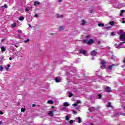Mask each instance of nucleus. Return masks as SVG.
Returning a JSON list of instances; mask_svg holds the SVG:
<instances>
[{
    "label": "nucleus",
    "instance_id": "1",
    "mask_svg": "<svg viewBox=\"0 0 125 125\" xmlns=\"http://www.w3.org/2000/svg\"><path fill=\"white\" fill-rule=\"evenodd\" d=\"M120 39L122 42L120 43H115L114 47L115 48L117 49H121V48H123L124 47V43H125V32H124V30H120Z\"/></svg>",
    "mask_w": 125,
    "mask_h": 125
},
{
    "label": "nucleus",
    "instance_id": "2",
    "mask_svg": "<svg viewBox=\"0 0 125 125\" xmlns=\"http://www.w3.org/2000/svg\"><path fill=\"white\" fill-rule=\"evenodd\" d=\"M115 66H117V65L113 64L109 66L108 68H107V71L111 72V71H113V69H114V67H115Z\"/></svg>",
    "mask_w": 125,
    "mask_h": 125
},
{
    "label": "nucleus",
    "instance_id": "3",
    "mask_svg": "<svg viewBox=\"0 0 125 125\" xmlns=\"http://www.w3.org/2000/svg\"><path fill=\"white\" fill-rule=\"evenodd\" d=\"M22 30H17V34H19V35L17 36V38L18 39H21V34H22Z\"/></svg>",
    "mask_w": 125,
    "mask_h": 125
},
{
    "label": "nucleus",
    "instance_id": "4",
    "mask_svg": "<svg viewBox=\"0 0 125 125\" xmlns=\"http://www.w3.org/2000/svg\"><path fill=\"white\" fill-rule=\"evenodd\" d=\"M106 64V62H105V61L103 60L101 61V68L102 69H105V65Z\"/></svg>",
    "mask_w": 125,
    "mask_h": 125
},
{
    "label": "nucleus",
    "instance_id": "5",
    "mask_svg": "<svg viewBox=\"0 0 125 125\" xmlns=\"http://www.w3.org/2000/svg\"><path fill=\"white\" fill-rule=\"evenodd\" d=\"M33 9V7L32 6H28L25 10L26 12H28L30 11V10H32Z\"/></svg>",
    "mask_w": 125,
    "mask_h": 125
},
{
    "label": "nucleus",
    "instance_id": "6",
    "mask_svg": "<svg viewBox=\"0 0 125 125\" xmlns=\"http://www.w3.org/2000/svg\"><path fill=\"white\" fill-rule=\"evenodd\" d=\"M79 52L80 53H82V54H83V55H85V56H86V55H85V54H86V51L81 49L80 50Z\"/></svg>",
    "mask_w": 125,
    "mask_h": 125
},
{
    "label": "nucleus",
    "instance_id": "7",
    "mask_svg": "<svg viewBox=\"0 0 125 125\" xmlns=\"http://www.w3.org/2000/svg\"><path fill=\"white\" fill-rule=\"evenodd\" d=\"M105 90L106 92H111L112 90L111 89V88L110 87L107 86L105 88Z\"/></svg>",
    "mask_w": 125,
    "mask_h": 125
},
{
    "label": "nucleus",
    "instance_id": "8",
    "mask_svg": "<svg viewBox=\"0 0 125 125\" xmlns=\"http://www.w3.org/2000/svg\"><path fill=\"white\" fill-rule=\"evenodd\" d=\"M97 54V52L95 50H93L91 52V55L92 56H95Z\"/></svg>",
    "mask_w": 125,
    "mask_h": 125
},
{
    "label": "nucleus",
    "instance_id": "9",
    "mask_svg": "<svg viewBox=\"0 0 125 125\" xmlns=\"http://www.w3.org/2000/svg\"><path fill=\"white\" fill-rule=\"evenodd\" d=\"M63 105L64 106V107H69V106H70V104L68 102H65L63 103Z\"/></svg>",
    "mask_w": 125,
    "mask_h": 125
},
{
    "label": "nucleus",
    "instance_id": "10",
    "mask_svg": "<svg viewBox=\"0 0 125 125\" xmlns=\"http://www.w3.org/2000/svg\"><path fill=\"white\" fill-rule=\"evenodd\" d=\"M48 115H49L50 117H53V116H54V113L53 111H50L48 113Z\"/></svg>",
    "mask_w": 125,
    "mask_h": 125
},
{
    "label": "nucleus",
    "instance_id": "11",
    "mask_svg": "<svg viewBox=\"0 0 125 125\" xmlns=\"http://www.w3.org/2000/svg\"><path fill=\"white\" fill-rule=\"evenodd\" d=\"M77 120V123H78L79 124H81V123H82V118H81V117H78L76 118Z\"/></svg>",
    "mask_w": 125,
    "mask_h": 125
},
{
    "label": "nucleus",
    "instance_id": "12",
    "mask_svg": "<svg viewBox=\"0 0 125 125\" xmlns=\"http://www.w3.org/2000/svg\"><path fill=\"white\" fill-rule=\"evenodd\" d=\"M81 101H78L77 102L76 104H72V106H74V107H76V106H78V104H81Z\"/></svg>",
    "mask_w": 125,
    "mask_h": 125
},
{
    "label": "nucleus",
    "instance_id": "13",
    "mask_svg": "<svg viewBox=\"0 0 125 125\" xmlns=\"http://www.w3.org/2000/svg\"><path fill=\"white\" fill-rule=\"evenodd\" d=\"M55 80L56 83H60V82H61V80L58 77L56 78Z\"/></svg>",
    "mask_w": 125,
    "mask_h": 125
},
{
    "label": "nucleus",
    "instance_id": "14",
    "mask_svg": "<svg viewBox=\"0 0 125 125\" xmlns=\"http://www.w3.org/2000/svg\"><path fill=\"white\" fill-rule=\"evenodd\" d=\"M93 42V40L90 39L87 42V44H91Z\"/></svg>",
    "mask_w": 125,
    "mask_h": 125
},
{
    "label": "nucleus",
    "instance_id": "15",
    "mask_svg": "<svg viewBox=\"0 0 125 125\" xmlns=\"http://www.w3.org/2000/svg\"><path fill=\"white\" fill-rule=\"evenodd\" d=\"M56 15H57V17L58 18H63V15H60L58 14H57Z\"/></svg>",
    "mask_w": 125,
    "mask_h": 125
},
{
    "label": "nucleus",
    "instance_id": "16",
    "mask_svg": "<svg viewBox=\"0 0 125 125\" xmlns=\"http://www.w3.org/2000/svg\"><path fill=\"white\" fill-rule=\"evenodd\" d=\"M98 25L99 27H101V28H103V27H104V24L101 23H98Z\"/></svg>",
    "mask_w": 125,
    "mask_h": 125
},
{
    "label": "nucleus",
    "instance_id": "17",
    "mask_svg": "<svg viewBox=\"0 0 125 125\" xmlns=\"http://www.w3.org/2000/svg\"><path fill=\"white\" fill-rule=\"evenodd\" d=\"M102 98V95L101 94H98V96L97 97V99H101Z\"/></svg>",
    "mask_w": 125,
    "mask_h": 125
},
{
    "label": "nucleus",
    "instance_id": "18",
    "mask_svg": "<svg viewBox=\"0 0 125 125\" xmlns=\"http://www.w3.org/2000/svg\"><path fill=\"white\" fill-rule=\"evenodd\" d=\"M1 51L2 52H4V51H5V48H4L3 46H2L1 47Z\"/></svg>",
    "mask_w": 125,
    "mask_h": 125
},
{
    "label": "nucleus",
    "instance_id": "19",
    "mask_svg": "<svg viewBox=\"0 0 125 125\" xmlns=\"http://www.w3.org/2000/svg\"><path fill=\"white\" fill-rule=\"evenodd\" d=\"M38 5H40V2L37 1H35L34 4V5H38Z\"/></svg>",
    "mask_w": 125,
    "mask_h": 125
},
{
    "label": "nucleus",
    "instance_id": "20",
    "mask_svg": "<svg viewBox=\"0 0 125 125\" xmlns=\"http://www.w3.org/2000/svg\"><path fill=\"white\" fill-rule=\"evenodd\" d=\"M47 103L48 104H53V101H52V100H49V101H48Z\"/></svg>",
    "mask_w": 125,
    "mask_h": 125
},
{
    "label": "nucleus",
    "instance_id": "21",
    "mask_svg": "<svg viewBox=\"0 0 125 125\" xmlns=\"http://www.w3.org/2000/svg\"><path fill=\"white\" fill-rule=\"evenodd\" d=\"M19 20H20V21H23V20H24V17H20Z\"/></svg>",
    "mask_w": 125,
    "mask_h": 125
},
{
    "label": "nucleus",
    "instance_id": "22",
    "mask_svg": "<svg viewBox=\"0 0 125 125\" xmlns=\"http://www.w3.org/2000/svg\"><path fill=\"white\" fill-rule=\"evenodd\" d=\"M11 27V28H15V27H16V23H14V24H12Z\"/></svg>",
    "mask_w": 125,
    "mask_h": 125
},
{
    "label": "nucleus",
    "instance_id": "23",
    "mask_svg": "<svg viewBox=\"0 0 125 125\" xmlns=\"http://www.w3.org/2000/svg\"><path fill=\"white\" fill-rule=\"evenodd\" d=\"M93 109H94V107H90V108H89V111H90V112H91V111H93Z\"/></svg>",
    "mask_w": 125,
    "mask_h": 125
},
{
    "label": "nucleus",
    "instance_id": "24",
    "mask_svg": "<svg viewBox=\"0 0 125 125\" xmlns=\"http://www.w3.org/2000/svg\"><path fill=\"white\" fill-rule=\"evenodd\" d=\"M106 106H107V107H112V106H111V103L108 102V103H107V104L106 105Z\"/></svg>",
    "mask_w": 125,
    "mask_h": 125
},
{
    "label": "nucleus",
    "instance_id": "25",
    "mask_svg": "<svg viewBox=\"0 0 125 125\" xmlns=\"http://www.w3.org/2000/svg\"><path fill=\"white\" fill-rule=\"evenodd\" d=\"M30 42V39H26V40L24 41V42L25 43H27V42Z\"/></svg>",
    "mask_w": 125,
    "mask_h": 125
},
{
    "label": "nucleus",
    "instance_id": "26",
    "mask_svg": "<svg viewBox=\"0 0 125 125\" xmlns=\"http://www.w3.org/2000/svg\"><path fill=\"white\" fill-rule=\"evenodd\" d=\"M63 29H64V27L63 26H60V31H62Z\"/></svg>",
    "mask_w": 125,
    "mask_h": 125
},
{
    "label": "nucleus",
    "instance_id": "27",
    "mask_svg": "<svg viewBox=\"0 0 125 125\" xmlns=\"http://www.w3.org/2000/svg\"><path fill=\"white\" fill-rule=\"evenodd\" d=\"M73 93L70 92L68 97H72V96H73Z\"/></svg>",
    "mask_w": 125,
    "mask_h": 125
},
{
    "label": "nucleus",
    "instance_id": "28",
    "mask_svg": "<svg viewBox=\"0 0 125 125\" xmlns=\"http://www.w3.org/2000/svg\"><path fill=\"white\" fill-rule=\"evenodd\" d=\"M26 109L24 108H21V112H25Z\"/></svg>",
    "mask_w": 125,
    "mask_h": 125
},
{
    "label": "nucleus",
    "instance_id": "29",
    "mask_svg": "<svg viewBox=\"0 0 125 125\" xmlns=\"http://www.w3.org/2000/svg\"><path fill=\"white\" fill-rule=\"evenodd\" d=\"M109 24L111 25V26H113V25H114V21L109 22Z\"/></svg>",
    "mask_w": 125,
    "mask_h": 125
},
{
    "label": "nucleus",
    "instance_id": "30",
    "mask_svg": "<svg viewBox=\"0 0 125 125\" xmlns=\"http://www.w3.org/2000/svg\"><path fill=\"white\" fill-rule=\"evenodd\" d=\"M84 24H85V21L83 20L82 25H84Z\"/></svg>",
    "mask_w": 125,
    "mask_h": 125
},
{
    "label": "nucleus",
    "instance_id": "31",
    "mask_svg": "<svg viewBox=\"0 0 125 125\" xmlns=\"http://www.w3.org/2000/svg\"><path fill=\"white\" fill-rule=\"evenodd\" d=\"M65 120H66V121H69V116H68L66 115V116H65Z\"/></svg>",
    "mask_w": 125,
    "mask_h": 125
},
{
    "label": "nucleus",
    "instance_id": "32",
    "mask_svg": "<svg viewBox=\"0 0 125 125\" xmlns=\"http://www.w3.org/2000/svg\"><path fill=\"white\" fill-rule=\"evenodd\" d=\"M34 17H35L36 18H38V17H39V15H38V14H35V16H34Z\"/></svg>",
    "mask_w": 125,
    "mask_h": 125
},
{
    "label": "nucleus",
    "instance_id": "33",
    "mask_svg": "<svg viewBox=\"0 0 125 125\" xmlns=\"http://www.w3.org/2000/svg\"><path fill=\"white\" fill-rule=\"evenodd\" d=\"M2 7H4L5 8H7V5H6V4H5L3 6H2Z\"/></svg>",
    "mask_w": 125,
    "mask_h": 125
},
{
    "label": "nucleus",
    "instance_id": "34",
    "mask_svg": "<svg viewBox=\"0 0 125 125\" xmlns=\"http://www.w3.org/2000/svg\"><path fill=\"white\" fill-rule=\"evenodd\" d=\"M109 29H111V27H110V26L106 27L104 29L105 30H109Z\"/></svg>",
    "mask_w": 125,
    "mask_h": 125
},
{
    "label": "nucleus",
    "instance_id": "35",
    "mask_svg": "<svg viewBox=\"0 0 125 125\" xmlns=\"http://www.w3.org/2000/svg\"><path fill=\"white\" fill-rule=\"evenodd\" d=\"M72 112H73V114H74V115H77V112H76V111H75V110H72Z\"/></svg>",
    "mask_w": 125,
    "mask_h": 125
},
{
    "label": "nucleus",
    "instance_id": "36",
    "mask_svg": "<svg viewBox=\"0 0 125 125\" xmlns=\"http://www.w3.org/2000/svg\"><path fill=\"white\" fill-rule=\"evenodd\" d=\"M3 67L2 66H0V71H2Z\"/></svg>",
    "mask_w": 125,
    "mask_h": 125
},
{
    "label": "nucleus",
    "instance_id": "37",
    "mask_svg": "<svg viewBox=\"0 0 125 125\" xmlns=\"http://www.w3.org/2000/svg\"><path fill=\"white\" fill-rule=\"evenodd\" d=\"M73 123H74V121L73 120L69 121V124H73Z\"/></svg>",
    "mask_w": 125,
    "mask_h": 125
},
{
    "label": "nucleus",
    "instance_id": "38",
    "mask_svg": "<svg viewBox=\"0 0 125 125\" xmlns=\"http://www.w3.org/2000/svg\"><path fill=\"white\" fill-rule=\"evenodd\" d=\"M99 79L100 80H103V77L102 76H99Z\"/></svg>",
    "mask_w": 125,
    "mask_h": 125
},
{
    "label": "nucleus",
    "instance_id": "39",
    "mask_svg": "<svg viewBox=\"0 0 125 125\" xmlns=\"http://www.w3.org/2000/svg\"><path fill=\"white\" fill-rule=\"evenodd\" d=\"M115 35V32H111V36H114Z\"/></svg>",
    "mask_w": 125,
    "mask_h": 125
},
{
    "label": "nucleus",
    "instance_id": "40",
    "mask_svg": "<svg viewBox=\"0 0 125 125\" xmlns=\"http://www.w3.org/2000/svg\"><path fill=\"white\" fill-rule=\"evenodd\" d=\"M0 115H3V112L2 111H0Z\"/></svg>",
    "mask_w": 125,
    "mask_h": 125
},
{
    "label": "nucleus",
    "instance_id": "41",
    "mask_svg": "<svg viewBox=\"0 0 125 125\" xmlns=\"http://www.w3.org/2000/svg\"><path fill=\"white\" fill-rule=\"evenodd\" d=\"M86 38H87V39H89V38H90V35H87V36H86Z\"/></svg>",
    "mask_w": 125,
    "mask_h": 125
},
{
    "label": "nucleus",
    "instance_id": "42",
    "mask_svg": "<svg viewBox=\"0 0 125 125\" xmlns=\"http://www.w3.org/2000/svg\"><path fill=\"white\" fill-rule=\"evenodd\" d=\"M3 124V122L0 121V125H2Z\"/></svg>",
    "mask_w": 125,
    "mask_h": 125
},
{
    "label": "nucleus",
    "instance_id": "43",
    "mask_svg": "<svg viewBox=\"0 0 125 125\" xmlns=\"http://www.w3.org/2000/svg\"><path fill=\"white\" fill-rule=\"evenodd\" d=\"M28 26L31 29H32V26L30 24H28Z\"/></svg>",
    "mask_w": 125,
    "mask_h": 125
},
{
    "label": "nucleus",
    "instance_id": "44",
    "mask_svg": "<svg viewBox=\"0 0 125 125\" xmlns=\"http://www.w3.org/2000/svg\"><path fill=\"white\" fill-rule=\"evenodd\" d=\"M124 12H125V10H121V13H124Z\"/></svg>",
    "mask_w": 125,
    "mask_h": 125
},
{
    "label": "nucleus",
    "instance_id": "45",
    "mask_svg": "<svg viewBox=\"0 0 125 125\" xmlns=\"http://www.w3.org/2000/svg\"><path fill=\"white\" fill-rule=\"evenodd\" d=\"M32 107H36V104H32Z\"/></svg>",
    "mask_w": 125,
    "mask_h": 125
},
{
    "label": "nucleus",
    "instance_id": "46",
    "mask_svg": "<svg viewBox=\"0 0 125 125\" xmlns=\"http://www.w3.org/2000/svg\"><path fill=\"white\" fill-rule=\"evenodd\" d=\"M98 44H100V43H101V42L100 41H98Z\"/></svg>",
    "mask_w": 125,
    "mask_h": 125
},
{
    "label": "nucleus",
    "instance_id": "47",
    "mask_svg": "<svg viewBox=\"0 0 125 125\" xmlns=\"http://www.w3.org/2000/svg\"><path fill=\"white\" fill-rule=\"evenodd\" d=\"M66 76H67V77H70L71 75L66 74Z\"/></svg>",
    "mask_w": 125,
    "mask_h": 125
},
{
    "label": "nucleus",
    "instance_id": "48",
    "mask_svg": "<svg viewBox=\"0 0 125 125\" xmlns=\"http://www.w3.org/2000/svg\"><path fill=\"white\" fill-rule=\"evenodd\" d=\"M87 125H94V124H93V123H91L89 125L87 124Z\"/></svg>",
    "mask_w": 125,
    "mask_h": 125
},
{
    "label": "nucleus",
    "instance_id": "49",
    "mask_svg": "<svg viewBox=\"0 0 125 125\" xmlns=\"http://www.w3.org/2000/svg\"><path fill=\"white\" fill-rule=\"evenodd\" d=\"M9 59V60L11 61V60H12V57H10Z\"/></svg>",
    "mask_w": 125,
    "mask_h": 125
},
{
    "label": "nucleus",
    "instance_id": "50",
    "mask_svg": "<svg viewBox=\"0 0 125 125\" xmlns=\"http://www.w3.org/2000/svg\"><path fill=\"white\" fill-rule=\"evenodd\" d=\"M120 16H123V13L120 14Z\"/></svg>",
    "mask_w": 125,
    "mask_h": 125
},
{
    "label": "nucleus",
    "instance_id": "51",
    "mask_svg": "<svg viewBox=\"0 0 125 125\" xmlns=\"http://www.w3.org/2000/svg\"><path fill=\"white\" fill-rule=\"evenodd\" d=\"M62 110H65L66 109V107H62Z\"/></svg>",
    "mask_w": 125,
    "mask_h": 125
},
{
    "label": "nucleus",
    "instance_id": "52",
    "mask_svg": "<svg viewBox=\"0 0 125 125\" xmlns=\"http://www.w3.org/2000/svg\"><path fill=\"white\" fill-rule=\"evenodd\" d=\"M122 116H124L125 117V113H122Z\"/></svg>",
    "mask_w": 125,
    "mask_h": 125
},
{
    "label": "nucleus",
    "instance_id": "53",
    "mask_svg": "<svg viewBox=\"0 0 125 125\" xmlns=\"http://www.w3.org/2000/svg\"><path fill=\"white\" fill-rule=\"evenodd\" d=\"M59 2H62V0H59Z\"/></svg>",
    "mask_w": 125,
    "mask_h": 125
},
{
    "label": "nucleus",
    "instance_id": "54",
    "mask_svg": "<svg viewBox=\"0 0 125 125\" xmlns=\"http://www.w3.org/2000/svg\"><path fill=\"white\" fill-rule=\"evenodd\" d=\"M7 67H8V68H9V67H10V64H8V65H7Z\"/></svg>",
    "mask_w": 125,
    "mask_h": 125
},
{
    "label": "nucleus",
    "instance_id": "55",
    "mask_svg": "<svg viewBox=\"0 0 125 125\" xmlns=\"http://www.w3.org/2000/svg\"><path fill=\"white\" fill-rule=\"evenodd\" d=\"M122 23H123V24H124V23H125V21H122Z\"/></svg>",
    "mask_w": 125,
    "mask_h": 125
},
{
    "label": "nucleus",
    "instance_id": "56",
    "mask_svg": "<svg viewBox=\"0 0 125 125\" xmlns=\"http://www.w3.org/2000/svg\"><path fill=\"white\" fill-rule=\"evenodd\" d=\"M94 57L91 59L92 60H94Z\"/></svg>",
    "mask_w": 125,
    "mask_h": 125
},
{
    "label": "nucleus",
    "instance_id": "57",
    "mask_svg": "<svg viewBox=\"0 0 125 125\" xmlns=\"http://www.w3.org/2000/svg\"><path fill=\"white\" fill-rule=\"evenodd\" d=\"M6 70H8V68H6Z\"/></svg>",
    "mask_w": 125,
    "mask_h": 125
},
{
    "label": "nucleus",
    "instance_id": "58",
    "mask_svg": "<svg viewBox=\"0 0 125 125\" xmlns=\"http://www.w3.org/2000/svg\"><path fill=\"white\" fill-rule=\"evenodd\" d=\"M123 20H125V18H122Z\"/></svg>",
    "mask_w": 125,
    "mask_h": 125
},
{
    "label": "nucleus",
    "instance_id": "59",
    "mask_svg": "<svg viewBox=\"0 0 125 125\" xmlns=\"http://www.w3.org/2000/svg\"><path fill=\"white\" fill-rule=\"evenodd\" d=\"M1 41H2V42H3V39H2V40H1Z\"/></svg>",
    "mask_w": 125,
    "mask_h": 125
},
{
    "label": "nucleus",
    "instance_id": "60",
    "mask_svg": "<svg viewBox=\"0 0 125 125\" xmlns=\"http://www.w3.org/2000/svg\"><path fill=\"white\" fill-rule=\"evenodd\" d=\"M90 13H92V11L90 12Z\"/></svg>",
    "mask_w": 125,
    "mask_h": 125
},
{
    "label": "nucleus",
    "instance_id": "61",
    "mask_svg": "<svg viewBox=\"0 0 125 125\" xmlns=\"http://www.w3.org/2000/svg\"><path fill=\"white\" fill-rule=\"evenodd\" d=\"M78 61H76V63H78V62H77Z\"/></svg>",
    "mask_w": 125,
    "mask_h": 125
},
{
    "label": "nucleus",
    "instance_id": "62",
    "mask_svg": "<svg viewBox=\"0 0 125 125\" xmlns=\"http://www.w3.org/2000/svg\"><path fill=\"white\" fill-rule=\"evenodd\" d=\"M15 46H16V45H15Z\"/></svg>",
    "mask_w": 125,
    "mask_h": 125
},
{
    "label": "nucleus",
    "instance_id": "63",
    "mask_svg": "<svg viewBox=\"0 0 125 125\" xmlns=\"http://www.w3.org/2000/svg\"><path fill=\"white\" fill-rule=\"evenodd\" d=\"M100 82H102L101 81H100Z\"/></svg>",
    "mask_w": 125,
    "mask_h": 125
},
{
    "label": "nucleus",
    "instance_id": "64",
    "mask_svg": "<svg viewBox=\"0 0 125 125\" xmlns=\"http://www.w3.org/2000/svg\"><path fill=\"white\" fill-rule=\"evenodd\" d=\"M16 47H17V46H16Z\"/></svg>",
    "mask_w": 125,
    "mask_h": 125
}]
</instances>
